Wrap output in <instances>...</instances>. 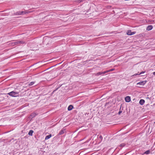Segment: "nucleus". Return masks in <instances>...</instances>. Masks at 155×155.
<instances>
[{"label": "nucleus", "mask_w": 155, "mask_h": 155, "mask_svg": "<svg viewBox=\"0 0 155 155\" xmlns=\"http://www.w3.org/2000/svg\"><path fill=\"white\" fill-rule=\"evenodd\" d=\"M25 43V42L23 41H16L14 42L11 43L10 44L11 45L13 46L15 45L23 44Z\"/></svg>", "instance_id": "nucleus-1"}, {"label": "nucleus", "mask_w": 155, "mask_h": 155, "mask_svg": "<svg viewBox=\"0 0 155 155\" xmlns=\"http://www.w3.org/2000/svg\"><path fill=\"white\" fill-rule=\"evenodd\" d=\"M18 92H15L14 91H11L8 94L9 95L13 97H17L18 95Z\"/></svg>", "instance_id": "nucleus-2"}, {"label": "nucleus", "mask_w": 155, "mask_h": 155, "mask_svg": "<svg viewBox=\"0 0 155 155\" xmlns=\"http://www.w3.org/2000/svg\"><path fill=\"white\" fill-rule=\"evenodd\" d=\"M135 33V32H131V31L130 30H128L127 33V35H133Z\"/></svg>", "instance_id": "nucleus-3"}, {"label": "nucleus", "mask_w": 155, "mask_h": 155, "mask_svg": "<svg viewBox=\"0 0 155 155\" xmlns=\"http://www.w3.org/2000/svg\"><path fill=\"white\" fill-rule=\"evenodd\" d=\"M146 81H143L140 82L137 84V85H144L146 83Z\"/></svg>", "instance_id": "nucleus-4"}, {"label": "nucleus", "mask_w": 155, "mask_h": 155, "mask_svg": "<svg viewBox=\"0 0 155 155\" xmlns=\"http://www.w3.org/2000/svg\"><path fill=\"white\" fill-rule=\"evenodd\" d=\"M125 100L126 102H129L130 101V98L129 96H127L125 97Z\"/></svg>", "instance_id": "nucleus-5"}, {"label": "nucleus", "mask_w": 155, "mask_h": 155, "mask_svg": "<svg viewBox=\"0 0 155 155\" xmlns=\"http://www.w3.org/2000/svg\"><path fill=\"white\" fill-rule=\"evenodd\" d=\"M107 73V71H104V72H99L97 73L96 74V75H99L102 74H104Z\"/></svg>", "instance_id": "nucleus-6"}, {"label": "nucleus", "mask_w": 155, "mask_h": 155, "mask_svg": "<svg viewBox=\"0 0 155 155\" xmlns=\"http://www.w3.org/2000/svg\"><path fill=\"white\" fill-rule=\"evenodd\" d=\"M153 28V27L151 25H148L147 28V30L150 31Z\"/></svg>", "instance_id": "nucleus-7"}, {"label": "nucleus", "mask_w": 155, "mask_h": 155, "mask_svg": "<svg viewBox=\"0 0 155 155\" xmlns=\"http://www.w3.org/2000/svg\"><path fill=\"white\" fill-rule=\"evenodd\" d=\"M145 102V101L144 100L141 99L139 103L141 105H143Z\"/></svg>", "instance_id": "nucleus-8"}, {"label": "nucleus", "mask_w": 155, "mask_h": 155, "mask_svg": "<svg viewBox=\"0 0 155 155\" xmlns=\"http://www.w3.org/2000/svg\"><path fill=\"white\" fill-rule=\"evenodd\" d=\"M73 107V106L72 105H71L68 106V110H71L72 109Z\"/></svg>", "instance_id": "nucleus-9"}, {"label": "nucleus", "mask_w": 155, "mask_h": 155, "mask_svg": "<svg viewBox=\"0 0 155 155\" xmlns=\"http://www.w3.org/2000/svg\"><path fill=\"white\" fill-rule=\"evenodd\" d=\"M51 136H52L51 134H50L48 135L47 136L45 137V140H48V139H49L50 137H51Z\"/></svg>", "instance_id": "nucleus-10"}, {"label": "nucleus", "mask_w": 155, "mask_h": 155, "mask_svg": "<svg viewBox=\"0 0 155 155\" xmlns=\"http://www.w3.org/2000/svg\"><path fill=\"white\" fill-rule=\"evenodd\" d=\"M33 131L32 130H30L28 132V134L30 136H32Z\"/></svg>", "instance_id": "nucleus-11"}, {"label": "nucleus", "mask_w": 155, "mask_h": 155, "mask_svg": "<svg viewBox=\"0 0 155 155\" xmlns=\"http://www.w3.org/2000/svg\"><path fill=\"white\" fill-rule=\"evenodd\" d=\"M64 133V131L63 130H61L60 132L58 134L60 135L62 134H63Z\"/></svg>", "instance_id": "nucleus-12"}, {"label": "nucleus", "mask_w": 155, "mask_h": 155, "mask_svg": "<svg viewBox=\"0 0 155 155\" xmlns=\"http://www.w3.org/2000/svg\"><path fill=\"white\" fill-rule=\"evenodd\" d=\"M150 151L149 150L146 151L144 152V154H148L150 153Z\"/></svg>", "instance_id": "nucleus-13"}, {"label": "nucleus", "mask_w": 155, "mask_h": 155, "mask_svg": "<svg viewBox=\"0 0 155 155\" xmlns=\"http://www.w3.org/2000/svg\"><path fill=\"white\" fill-rule=\"evenodd\" d=\"M34 83V82H31L30 84H29V86H31L33 85Z\"/></svg>", "instance_id": "nucleus-14"}, {"label": "nucleus", "mask_w": 155, "mask_h": 155, "mask_svg": "<svg viewBox=\"0 0 155 155\" xmlns=\"http://www.w3.org/2000/svg\"><path fill=\"white\" fill-rule=\"evenodd\" d=\"M16 14L17 15H21V12L19 11V12H17L16 13Z\"/></svg>", "instance_id": "nucleus-15"}, {"label": "nucleus", "mask_w": 155, "mask_h": 155, "mask_svg": "<svg viewBox=\"0 0 155 155\" xmlns=\"http://www.w3.org/2000/svg\"><path fill=\"white\" fill-rule=\"evenodd\" d=\"M114 70V69H111L109 70H107V71H107V73H108V72H110V71H113Z\"/></svg>", "instance_id": "nucleus-16"}, {"label": "nucleus", "mask_w": 155, "mask_h": 155, "mask_svg": "<svg viewBox=\"0 0 155 155\" xmlns=\"http://www.w3.org/2000/svg\"><path fill=\"white\" fill-rule=\"evenodd\" d=\"M21 15L24 14H25V12L24 11L21 12Z\"/></svg>", "instance_id": "nucleus-17"}, {"label": "nucleus", "mask_w": 155, "mask_h": 155, "mask_svg": "<svg viewBox=\"0 0 155 155\" xmlns=\"http://www.w3.org/2000/svg\"><path fill=\"white\" fill-rule=\"evenodd\" d=\"M125 146V144L124 143L121 144L120 145V146L121 147H124Z\"/></svg>", "instance_id": "nucleus-18"}, {"label": "nucleus", "mask_w": 155, "mask_h": 155, "mask_svg": "<svg viewBox=\"0 0 155 155\" xmlns=\"http://www.w3.org/2000/svg\"><path fill=\"white\" fill-rule=\"evenodd\" d=\"M122 112V111H119V112L118 113V114L119 115H120L121 113Z\"/></svg>", "instance_id": "nucleus-19"}, {"label": "nucleus", "mask_w": 155, "mask_h": 155, "mask_svg": "<svg viewBox=\"0 0 155 155\" xmlns=\"http://www.w3.org/2000/svg\"><path fill=\"white\" fill-rule=\"evenodd\" d=\"M145 72V71H142L141 72H140V74H142L144 73Z\"/></svg>", "instance_id": "nucleus-20"}, {"label": "nucleus", "mask_w": 155, "mask_h": 155, "mask_svg": "<svg viewBox=\"0 0 155 155\" xmlns=\"http://www.w3.org/2000/svg\"><path fill=\"white\" fill-rule=\"evenodd\" d=\"M35 116V115L34 114H31V116L32 117H34Z\"/></svg>", "instance_id": "nucleus-21"}, {"label": "nucleus", "mask_w": 155, "mask_h": 155, "mask_svg": "<svg viewBox=\"0 0 155 155\" xmlns=\"http://www.w3.org/2000/svg\"><path fill=\"white\" fill-rule=\"evenodd\" d=\"M139 75V74H134L133 75V76H136V75Z\"/></svg>", "instance_id": "nucleus-22"}, {"label": "nucleus", "mask_w": 155, "mask_h": 155, "mask_svg": "<svg viewBox=\"0 0 155 155\" xmlns=\"http://www.w3.org/2000/svg\"><path fill=\"white\" fill-rule=\"evenodd\" d=\"M153 75H155V72H153Z\"/></svg>", "instance_id": "nucleus-23"}, {"label": "nucleus", "mask_w": 155, "mask_h": 155, "mask_svg": "<svg viewBox=\"0 0 155 155\" xmlns=\"http://www.w3.org/2000/svg\"><path fill=\"white\" fill-rule=\"evenodd\" d=\"M99 137H100V138L101 139L102 138V136H100Z\"/></svg>", "instance_id": "nucleus-24"}, {"label": "nucleus", "mask_w": 155, "mask_h": 155, "mask_svg": "<svg viewBox=\"0 0 155 155\" xmlns=\"http://www.w3.org/2000/svg\"><path fill=\"white\" fill-rule=\"evenodd\" d=\"M80 0V2H81L83 0Z\"/></svg>", "instance_id": "nucleus-25"}, {"label": "nucleus", "mask_w": 155, "mask_h": 155, "mask_svg": "<svg viewBox=\"0 0 155 155\" xmlns=\"http://www.w3.org/2000/svg\"><path fill=\"white\" fill-rule=\"evenodd\" d=\"M154 123L155 124V122H154Z\"/></svg>", "instance_id": "nucleus-26"}]
</instances>
